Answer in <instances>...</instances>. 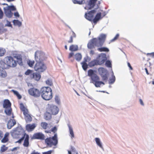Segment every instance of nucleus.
Wrapping results in <instances>:
<instances>
[{
    "mask_svg": "<svg viewBox=\"0 0 154 154\" xmlns=\"http://www.w3.org/2000/svg\"><path fill=\"white\" fill-rule=\"evenodd\" d=\"M18 63L20 65H23L22 56L18 54H14L13 57L7 56L0 61L1 66L3 69H9L16 67Z\"/></svg>",
    "mask_w": 154,
    "mask_h": 154,
    "instance_id": "obj_1",
    "label": "nucleus"
},
{
    "mask_svg": "<svg viewBox=\"0 0 154 154\" xmlns=\"http://www.w3.org/2000/svg\"><path fill=\"white\" fill-rule=\"evenodd\" d=\"M106 37L105 34H101L97 38H94L91 39L88 45V48L90 49L95 48V46L97 47L102 46L105 41Z\"/></svg>",
    "mask_w": 154,
    "mask_h": 154,
    "instance_id": "obj_2",
    "label": "nucleus"
},
{
    "mask_svg": "<svg viewBox=\"0 0 154 154\" xmlns=\"http://www.w3.org/2000/svg\"><path fill=\"white\" fill-rule=\"evenodd\" d=\"M96 12V11L95 10H93L88 12V13H86L85 14V18L90 21H92L95 24H96L106 14V13L104 12L103 14H102L103 16H102L101 13H98L96 15L95 17L94 18Z\"/></svg>",
    "mask_w": 154,
    "mask_h": 154,
    "instance_id": "obj_3",
    "label": "nucleus"
},
{
    "mask_svg": "<svg viewBox=\"0 0 154 154\" xmlns=\"http://www.w3.org/2000/svg\"><path fill=\"white\" fill-rule=\"evenodd\" d=\"M88 75L90 77V82L93 83L96 87H100L101 84L104 85V83L100 81L99 77L94 73V71L91 69L88 71Z\"/></svg>",
    "mask_w": 154,
    "mask_h": 154,
    "instance_id": "obj_4",
    "label": "nucleus"
},
{
    "mask_svg": "<svg viewBox=\"0 0 154 154\" xmlns=\"http://www.w3.org/2000/svg\"><path fill=\"white\" fill-rule=\"evenodd\" d=\"M52 90L49 87H43L41 89V95L44 100H48L53 97Z\"/></svg>",
    "mask_w": 154,
    "mask_h": 154,
    "instance_id": "obj_5",
    "label": "nucleus"
},
{
    "mask_svg": "<svg viewBox=\"0 0 154 154\" xmlns=\"http://www.w3.org/2000/svg\"><path fill=\"white\" fill-rule=\"evenodd\" d=\"M34 69L35 71L41 73L46 70L47 66L44 61L37 62L35 64Z\"/></svg>",
    "mask_w": 154,
    "mask_h": 154,
    "instance_id": "obj_6",
    "label": "nucleus"
},
{
    "mask_svg": "<svg viewBox=\"0 0 154 154\" xmlns=\"http://www.w3.org/2000/svg\"><path fill=\"white\" fill-rule=\"evenodd\" d=\"M40 73L37 72H34L33 70L28 69L25 72V74L27 75H29L31 79L38 81L41 78Z\"/></svg>",
    "mask_w": 154,
    "mask_h": 154,
    "instance_id": "obj_7",
    "label": "nucleus"
},
{
    "mask_svg": "<svg viewBox=\"0 0 154 154\" xmlns=\"http://www.w3.org/2000/svg\"><path fill=\"white\" fill-rule=\"evenodd\" d=\"M41 126L45 130V132L46 133H51V132H52L53 133H55L57 130V127L56 126H54L53 128L50 129L51 126L48 125V124L46 122L41 123Z\"/></svg>",
    "mask_w": 154,
    "mask_h": 154,
    "instance_id": "obj_8",
    "label": "nucleus"
},
{
    "mask_svg": "<svg viewBox=\"0 0 154 154\" xmlns=\"http://www.w3.org/2000/svg\"><path fill=\"white\" fill-rule=\"evenodd\" d=\"M35 58L36 62L44 61L46 59L45 54L40 51H37L35 52Z\"/></svg>",
    "mask_w": 154,
    "mask_h": 154,
    "instance_id": "obj_9",
    "label": "nucleus"
},
{
    "mask_svg": "<svg viewBox=\"0 0 154 154\" xmlns=\"http://www.w3.org/2000/svg\"><path fill=\"white\" fill-rule=\"evenodd\" d=\"M11 106V103L9 100L8 99L4 100L3 103V107L5 108V112L8 116H10L11 114L12 109Z\"/></svg>",
    "mask_w": 154,
    "mask_h": 154,
    "instance_id": "obj_10",
    "label": "nucleus"
},
{
    "mask_svg": "<svg viewBox=\"0 0 154 154\" xmlns=\"http://www.w3.org/2000/svg\"><path fill=\"white\" fill-rule=\"evenodd\" d=\"M45 142L48 145L50 146L56 145L58 142L57 134H55L54 136L52 138L49 137L46 138L45 140Z\"/></svg>",
    "mask_w": 154,
    "mask_h": 154,
    "instance_id": "obj_11",
    "label": "nucleus"
},
{
    "mask_svg": "<svg viewBox=\"0 0 154 154\" xmlns=\"http://www.w3.org/2000/svg\"><path fill=\"white\" fill-rule=\"evenodd\" d=\"M29 135L26 133H25L23 134V136L16 142V143H21L24 140L23 145L24 147H28L29 146Z\"/></svg>",
    "mask_w": 154,
    "mask_h": 154,
    "instance_id": "obj_12",
    "label": "nucleus"
},
{
    "mask_svg": "<svg viewBox=\"0 0 154 154\" xmlns=\"http://www.w3.org/2000/svg\"><path fill=\"white\" fill-rule=\"evenodd\" d=\"M28 92L30 95L35 97H39L41 95V90L34 87L29 88Z\"/></svg>",
    "mask_w": 154,
    "mask_h": 154,
    "instance_id": "obj_13",
    "label": "nucleus"
},
{
    "mask_svg": "<svg viewBox=\"0 0 154 154\" xmlns=\"http://www.w3.org/2000/svg\"><path fill=\"white\" fill-rule=\"evenodd\" d=\"M47 109L48 110V111L50 112L52 115H56L58 113L59 111L57 107L53 105H49Z\"/></svg>",
    "mask_w": 154,
    "mask_h": 154,
    "instance_id": "obj_14",
    "label": "nucleus"
},
{
    "mask_svg": "<svg viewBox=\"0 0 154 154\" xmlns=\"http://www.w3.org/2000/svg\"><path fill=\"white\" fill-rule=\"evenodd\" d=\"M96 60L98 63L97 64L98 65H101L103 64L106 60V54L103 53L99 54Z\"/></svg>",
    "mask_w": 154,
    "mask_h": 154,
    "instance_id": "obj_15",
    "label": "nucleus"
},
{
    "mask_svg": "<svg viewBox=\"0 0 154 154\" xmlns=\"http://www.w3.org/2000/svg\"><path fill=\"white\" fill-rule=\"evenodd\" d=\"M45 136L44 134L41 133H37L34 134L32 138L34 139H38L43 140Z\"/></svg>",
    "mask_w": 154,
    "mask_h": 154,
    "instance_id": "obj_16",
    "label": "nucleus"
},
{
    "mask_svg": "<svg viewBox=\"0 0 154 154\" xmlns=\"http://www.w3.org/2000/svg\"><path fill=\"white\" fill-rule=\"evenodd\" d=\"M36 127L35 124L33 123L32 124H28L26 125V129L28 131H32Z\"/></svg>",
    "mask_w": 154,
    "mask_h": 154,
    "instance_id": "obj_17",
    "label": "nucleus"
},
{
    "mask_svg": "<svg viewBox=\"0 0 154 154\" xmlns=\"http://www.w3.org/2000/svg\"><path fill=\"white\" fill-rule=\"evenodd\" d=\"M16 123V121L14 119H11L7 123V127L8 129H11Z\"/></svg>",
    "mask_w": 154,
    "mask_h": 154,
    "instance_id": "obj_18",
    "label": "nucleus"
},
{
    "mask_svg": "<svg viewBox=\"0 0 154 154\" xmlns=\"http://www.w3.org/2000/svg\"><path fill=\"white\" fill-rule=\"evenodd\" d=\"M52 115L50 112L48 111V110L47 109L46 111L44 114V118L46 120H49L52 118Z\"/></svg>",
    "mask_w": 154,
    "mask_h": 154,
    "instance_id": "obj_19",
    "label": "nucleus"
},
{
    "mask_svg": "<svg viewBox=\"0 0 154 154\" xmlns=\"http://www.w3.org/2000/svg\"><path fill=\"white\" fill-rule=\"evenodd\" d=\"M20 110L23 112L24 115L29 113L28 109L24 106L23 103H21L20 106Z\"/></svg>",
    "mask_w": 154,
    "mask_h": 154,
    "instance_id": "obj_20",
    "label": "nucleus"
},
{
    "mask_svg": "<svg viewBox=\"0 0 154 154\" xmlns=\"http://www.w3.org/2000/svg\"><path fill=\"white\" fill-rule=\"evenodd\" d=\"M96 2V0H90L88 3V5L89 6V8H87V7H86L85 8V9H92L94 6Z\"/></svg>",
    "mask_w": 154,
    "mask_h": 154,
    "instance_id": "obj_21",
    "label": "nucleus"
},
{
    "mask_svg": "<svg viewBox=\"0 0 154 154\" xmlns=\"http://www.w3.org/2000/svg\"><path fill=\"white\" fill-rule=\"evenodd\" d=\"M5 13L6 16L9 18L13 16V13L11 10L8 8L5 10Z\"/></svg>",
    "mask_w": 154,
    "mask_h": 154,
    "instance_id": "obj_22",
    "label": "nucleus"
},
{
    "mask_svg": "<svg viewBox=\"0 0 154 154\" xmlns=\"http://www.w3.org/2000/svg\"><path fill=\"white\" fill-rule=\"evenodd\" d=\"M98 71L99 74L102 76L103 75L106 74L107 70L103 67H100L98 69Z\"/></svg>",
    "mask_w": 154,
    "mask_h": 154,
    "instance_id": "obj_23",
    "label": "nucleus"
},
{
    "mask_svg": "<svg viewBox=\"0 0 154 154\" xmlns=\"http://www.w3.org/2000/svg\"><path fill=\"white\" fill-rule=\"evenodd\" d=\"M24 115V116L26 122H29L32 121V117L29 114V112Z\"/></svg>",
    "mask_w": 154,
    "mask_h": 154,
    "instance_id": "obj_24",
    "label": "nucleus"
},
{
    "mask_svg": "<svg viewBox=\"0 0 154 154\" xmlns=\"http://www.w3.org/2000/svg\"><path fill=\"white\" fill-rule=\"evenodd\" d=\"M9 134V133L8 132H7L5 134L4 137L1 140L2 142L3 143H6L8 141V137Z\"/></svg>",
    "mask_w": 154,
    "mask_h": 154,
    "instance_id": "obj_25",
    "label": "nucleus"
},
{
    "mask_svg": "<svg viewBox=\"0 0 154 154\" xmlns=\"http://www.w3.org/2000/svg\"><path fill=\"white\" fill-rule=\"evenodd\" d=\"M98 63L96 60H93L91 61L88 63V65L90 67H93L95 65H98L97 64Z\"/></svg>",
    "mask_w": 154,
    "mask_h": 154,
    "instance_id": "obj_26",
    "label": "nucleus"
},
{
    "mask_svg": "<svg viewBox=\"0 0 154 154\" xmlns=\"http://www.w3.org/2000/svg\"><path fill=\"white\" fill-rule=\"evenodd\" d=\"M69 50L72 51H75L78 49V47L77 45H71L69 47Z\"/></svg>",
    "mask_w": 154,
    "mask_h": 154,
    "instance_id": "obj_27",
    "label": "nucleus"
},
{
    "mask_svg": "<svg viewBox=\"0 0 154 154\" xmlns=\"http://www.w3.org/2000/svg\"><path fill=\"white\" fill-rule=\"evenodd\" d=\"M97 50L100 52H108L109 51V49L105 47H101L98 48L97 49Z\"/></svg>",
    "mask_w": 154,
    "mask_h": 154,
    "instance_id": "obj_28",
    "label": "nucleus"
},
{
    "mask_svg": "<svg viewBox=\"0 0 154 154\" xmlns=\"http://www.w3.org/2000/svg\"><path fill=\"white\" fill-rule=\"evenodd\" d=\"M13 22L15 26H20L22 25V23L18 20H13Z\"/></svg>",
    "mask_w": 154,
    "mask_h": 154,
    "instance_id": "obj_29",
    "label": "nucleus"
},
{
    "mask_svg": "<svg viewBox=\"0 0 154 154\" xmlns=\"http://www.w3.org/2000/svg\"><path fill=\"white\" fill-rule=\"evenodd\" d=\"M11 92H12L15 95H16L17 97L19 99H20L22 98L21 96L20 95L19 93L14 90H11Z\"/></svg>",
    "mask_w": 154,
    "mask_h": 154,
    "instance_id": "obj_30",
    "label": "nucleus"
},
{
    "mask_svg": "<svg viewBox=\"0 0 154 154\" xmlns=\"http://www.w3.org/2000/svg\"><path fill=\"white\" fill-rule=\"evenodd\" d=\"M27 63L29 67L32 68L34 66L35 61L33 60H28L27 61Z\"/></svg>",
    "mask_w": 154,
    "mask_h": 154,
    "instance_id": "obj_31",
    "label": "nucleus"
},
{
    "mask_svg": "<svg viewBox=\"0 0 154 154\" xmlns=\"http://www.w3.org/2000/svg\"><path fill=\"white\" fill-rule=\"evenodd\" d=\"M7 75V73L5 70H0V76L2 77L5 78V77Z\"/></svg>",
    "mask_w": 154,
    "mask_h": 154,
    "instance_id": "obj_32",
    "label": "nucleus"
},
{
    "mask_svg": "<svg viewBox=\"0 0 154 154\" xmlns=\"http://www.w3.org/2000/svg\"><path fill=\"white\" fill-rule=\"evenodd\" d=\"M95 140L97 144L100 148H102L103 146H102L101 143L100 142V140L98 138H95Z\"/></svg>",
    "mask_w": 154,
    "mask_h": 154,
    "instance_id": "obj_33",
    "label": "nucleus"
},
{
    "mask_svg": "<svg viewBox=\"0 0 154 154\" xmlns=\"http://www.w3.org/2000/svg\"><path fill=\"white\" fill-rule=\"evenodd\" d=\"M69 131L70 134V136L72 138L74 137V134L72 128L70 126H69Z\"/></svg>",
    "mask_w": 154,
    "mask_h": 154,
    "instance_id": "obj_34",
    "label": "nucleus"
},
{
    "mask_svg": "<svg viewBox=\"0 0 154 154\" xmlns=\"http://www.w3.org/2000/svg\"><path fill=\"white\" fill-rule=\"evenodd\" d=\"M76 60L78 61H80L82 59V56L79 53L76 54L75 55Z\"/></svg>",
    "mask_w": 154,
    "mask_h": 154,
    "instance_id": "obj_35",
    "label": "nucleus"
},
{
    "mask_svg": "<svg viewBox=\"0 0 154 154\" xmlns=\"http://www.w3.org/2000/svg\"><path fill=\"white\" fill-rule=\"evenodd\" d=\"M6 53L5 49L0 48V57H2Z\"/></svg>",
    "mask_w": 154,
    "mask_h": 154,
    "instance_id": "obj_36",
    "label": "nucleus"
},
{
    "mask_svg": "<svg viewBox=\"0 0 154 154\" xmlns=\"http://www.w3.org/2000/svg\"><path fill=\"white\" fill-rule=\"evenodd\" d=\"M45 83L46 85L49 86H52L53 85V83L51 80V79H47L45 81Z\"/></svg>",
    "mask_w": 154,
    "mask_h": 154,
    "instance_id": "obj_37",
    "label": "nucleus"
},
{
    "mask_svg": "<svg viewBox=\"0 0 154 154\" xmlns=\"http://www.w3.org/2000/svg\"><path fill=\"white\" fill-rule=\"evenodd\" d=\"M8 148L6 147L5 145H3L1 146V152H4L8 149Z\"/></svg>",
    "mask_w": 154,
    "mask_h": 154,
    "instance_id": "obj_38",
    "label": "nucleus"
},
{
    "mask_svg": "<svg viewBox=\"0 0 154 154\" xmlns=\"http://www.w3.org/2000/svg\"><path fill=\"white\" fill-rule=\"evenodd\" d=\"M82 67L84 70H86L88 68V65L87 63L85 62H83L82 63Z\"/></svg>",
    "mask_w": 154,
    "mask_h": 154,
    "instance_id": "obj_39",
    "label": "nucleus"
},
{
    "mask_svg": "<svg viewBox=\"0 0 154 154\" xmlns=\"http://www.w3.org/2000/svg\"><path fill=\"white\" fill-rule=\"evenodd\" d=\"M105 65L106 66L108 67H111L112 66L111 62L109 60L106 61Z\"/></svg>",
    "mask_w": 154,
    "mask_h": 154,
    "instance_id": "obj_40",
    "label": "nucleus"
},
{
    "mask_svg": "<svg viewBox=\"0 0 154 154\" xmlns=\"http://www.w3.org/2000/svg\"><path fill=\"white\" fill-rule=\"evenodd\" d=\"M84 0H74V3L75 4H82L83 3Z\"/></svg>",
    "mask_w": 154,
    "mask_h": 154,
    "instance_id": "obj_41",
    "label": "nucleus"
},
{
    "mask_svg": "<svg viewBox=\"0 0 154 154\" xmlns=\"http://www.w3.org/2000/svg\"><path fill=\"white\" fill-rule=\"evenodd\" d=\"M101 76L103 81H106L107 80L108 77L107 76L106 74L103 75Z\"/></svg>",
    "mask_w": 154,
    "mask_h": 154,
    "instance_id": "obj_42",
    "label": "nucleus"
},
{
    "mask_svg": "<svg viewBox=\"0 0 154 154\" xmlns=\"http://www.w3.org/2000/svg\"><path fill=\"white\" fill-rule=\"evenodd\" d=\"M115 81V77L114 76H113L112 78L109 79V82L110 84L113 83Z\"/></svg>",
    "mask_w": 154,
    "mask_h": 154,
    "instance_id": "obj_43",
    "label": "nucleus"
},
{
    "mask_svg": "<svg viewBox=\"0 0 154 154\" xmlns=\"http://www.w3.org/2000/svg\"><path fill=\"white\" fill-rule=\"evenodd\" d=\"M8 8L11 11H15L16 10V8L14 6H9Z\"/></svg>",
    "mask_w": 154,
    "mask_h": 154,
    "instance_id": "obj_44",
    "label": "nucleus"
},
{
    "mask_svg": "<svg viewBox=\"0 0 154 154\" xmlns=\"http://www.w3.org/2000/svg\"><path fill=\"white\" fill-rule=\"evenodd\" d=\"M3 12L1 9V8H0V19H2L3 17Z\"/></svg>",
    "mask_w": 154,
    "mask_h": 154,
    "instance_id": "obj_45",
    "label": "nucleus"
},
{
    "mask_svg": "<svg viewBox=\"0 0 154 154\" xmlns=\"http://www.w3.org/2000/svg\"><path fill=\"white\" fill-rule=\"evenodd\" d=\"M7 24L6 25V26H9V27H12V25L11 23V22L9 21L8 20H7Z\"/></svg>",
    "mask_w": 154,
    "mask_h": 154,
    "instance_id": "obj_46",
    "label": "nucleus"
},
{
    "mask_svg": "<svg viewBox=\"0 0 154 154\" xmlns=\"http://www.w3.org/2000/svg\"><path fill=\"white\" fill-rule=\"evenodd\" d=\"M14 16L17 17H20V15L19 14V13L17 12H15L14 14Z\"/></svg>",
    "mask_w": 154,
    "mask_h": 154,
    "instance_id": "obj_47",
    "label": "nucleus"
},
{
    "mask_svg": "<svg viewBox=\"0 0 154 154\" xmlns=\"http://www.w3.org/2000/svg\"><path fill=\"white\" fill-rule=\"evenodd\" d=\"M119 35L117 34L114 37V38L112 40V41H114L116 40L119 37Z\"/></svg>",
    "mask_w": 154,
    "mask_h": 154,
    "instance_id": "obj_48",
    "label": "nucleus"
},
{
    "mask_svg": "<svg viewBox=\"0 0 154 154\" xmlns=\"http://www.w3.org/2000/svg\"><path fill=\"white\" fill-rule=\"evenodd\" d=\"M55 100L57 103L59 104L60 103V100L58 99L57 97L55 98Z\"/></svg>",
    "mask_w": 154,
    "mask_h": 154,
    "instance_id": "obj_49",
    "label": "nucleus"
},
{
    "mask_svg": "<svg viewBox=\"0 0 154 154\" xmlns=\"http://www.w3.org/2000/svg\"><path fill=\"white\" fill-rule=\"evenodd\" d=\"M3 132L1 131H0V140L3 137Z\"/></svg>",
    "mask_w": 154,
    "mask_h": 154,
    "instance_id": "obj_50",
    "label": "nucleus"
},
{
    "mask_svg": "<svg viewBox=\"0 0 154 154\" xmlns=\"http://www.w3.org/2000/svg\"><path fill=\"white\" fill-rule=\"evenodd\" d=\"M73 42V37L72 36H70V39L69 41H68V43H71Z\"/></svg>",
    "mask_w": 154,
    "mask_h": 154,
    "instance_id": "obj_51",
    "label": "nucleus"
},
{
    "mask_svg": "<svg viewBox=\"0 0 154 154\" xmlns=\"http://www.w3.org/2000/svg\"><path fill=\"white\" fill-rule=\"evenodd\" d=\"M52 152L51 150H50L46 152H43V154H51Z\"/></svg>",
    "mask_w": 154,
    "mask_h": 154,
    "instance_id": "obj_52",
    "label": "nucleus"
},
{
    "mask_svg": "<svg viewBox=\"0 0 154 154\" xmlns=\"http://www.w3.org/2000/svg\"><path fill=\"white\" fill-rule=\"evenodd\" d=\"M74 55V54L73 53H70L69 54L68 58H71Z\"/></svg>",
    "mask_w": 154,
    "mask_h": 154,
    "instance_id": "obj_53",
    "label": "nucleus"
},
{
    "mask_svg": "<svg viewBox=\"0 0 154 154\" xmlns=\"http://www.w3.org/2000/svg\"><path fill=\"white\" fill-rule=\"evenodd\" d=\"M128 66L129 67L130 69H131V70H132L133 69V68H132V67L131 66V64H130V63H129V62L128 63Z\"/></svg>",
    "mask_w": 154,
    "mask_h": 154,
    "instance_id": "obj_54",
    "label": "nucleus"
},
{
    "mask_svg": "<svg viewBox=\"0 0 154 154\" xmlns=\"http://www.w3.org/2000/svg\"><path fill=\"white\" fill-rule=\"evenodd\" d=\"M94 54V52L93 50H91L90 51V54L91 55H92Z\"/></svg>",
    "mask_w": 154,
    "mask_h": 154,
    "instance_id": "obj_55",
    "label": "nucleus"
},
{
    "mask_svg": "<svg viewBox=\"0 0 154 154\" xmlns=\"http://www.w3.org/2000/svg\"><path fill=\"white\" fill-rule=\"evenodd\" d=\"M139 101L140 102V104L142 106L144 105V103H143L142 101V100L141 99H140L139 100Z\"/></svg>",
    "mask_w": 154,
    "mask_h": 154,
    "instance_id": "obj_56",
    "label": "nucleus"
},
{
    "mask_svg": "<svg viewBox=\"0 0 154 154\" xmlns=\"http://www.w3.org/2000/svg\"><path fill=\"white\" fill-rule=\"evenodd\" d=\"M145 70L146 71V73L147 74V75H149V74L148 72V70L146 68H145Z\"/></svg>",
    "mask_w": 154,
    "mask_h": 154,
    "instance_id": "obj_57",
    "label": "nucleus"
},
{
    "mask_svg": "<svg viewBox=\"0 0 154 154\" xmlns=\"http://www.w3.org/2000/svg\"><path fill=\"white\" fill-rule=\"evenodd\" d=\"M150 54L152 57L154 58V52L151 53Z\"/></svg>",
    "mask_w": 154,
    "mask_h": 154,
    "instance_id": "obj_58",
    "label": "nucleus"
},
{
    "mask_svg": "<svg viewBox=\"0 0 154 154\" xmlns=\"http://www.w3.org/2000/svg\"><path fill=\"white\" fill-rule=\"evenodd\" d=\"M71 151H75V148L73 147H71Z\"/></svg>",
    "mask_w": 154,
    "mask_h": 154,
    "instance_id": "obj_59",
    "label": "nucleus"
},
{
    "mask_svg": "<svg viewBox=\"0 0 154 154\" xmlns=\"http://www.w3.org/2000/svg\"><path fill=\"white\" fill-rule=\"evenodd\" d=\"M8 2H11L13 1L14 0H6Z\"/></svg>",
    "mask_w": 154,
    "mask_h": 154,
    "instance_id": "obj_60",
    "label": "nucleus"
},
{
    "mask_svg": "<svg viewBox=\"0 0 154 154\" xmlns=\"http://www.w3.org/2000/svg\"><path fill=\"white\" fill-rule=\"evenodd\" d=\"M65 49H66V50H67V46L66 45L65 46Z\"/></svg>",
    "mask_w": 154,
    "mask_h": 154,
    "instance_id": "obj_61",
    "label": "nucleus"
},
{
    "mask_svg": "<svg viewBox=\"0 0 154 154\" xmlns=\"http://www.w3.org/2000/svg\"><path fill=\"white\" fill-rule=\"evenodd\" d=\"M68 154H71V152L70 151H68Z\"/></svg>",
    "mask_w": 154,
    "mask_h": 154,
    "instance_id": "obj_62",
    "label": "nucleus"
},
{
    "mask_svg": "<svg viewBox=\"0 0 154 154\" xmlns=\"http://www.w3.org/2000/svg\"><path fill=\"white\" fill-rule=\"evenodd\" d=\"M12 118H13H13H14V115H13V114H12Z\"/></svg>",
    "mask_w": 154,
    "mask_h": 154,
    "instance_id": "obj_63",
    "label": "nucleus"
},
{
    "mask_svg": "<svg viewBox=\"0 0 154 154\" xmlns=\"http://www.w3.org/2000/svg\"><path fill=\"white\" fill-rule=\"evenodd\" d=\"M152 84L154 85V81L152 82Z\"/></svg>",
    "mask_w": 154,
    "mask_h": 154,
    "instance_id": "obj_64",
    "label": "nucleus"
}]
</instances>
